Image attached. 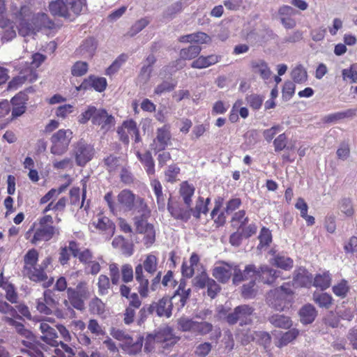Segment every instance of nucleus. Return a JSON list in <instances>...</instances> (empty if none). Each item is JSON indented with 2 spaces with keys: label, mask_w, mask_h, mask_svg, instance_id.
<instances>
[{
  "label": "nucleus",
  "mask_w": 357,
  "mask_h": 357,
  "mask_svg": "<svg viewBox=\"0 0 357 357\" xmlns=\"http://www.w3.org/2000/svg\"><path fill=\"white\" fill-rule=\"evenodd\" d=\"M66 178H68V183L66 185H61L58 190L56 189H51L49 190L44 196H43L40 199V204H44L49 202L52 199L57 196L59 194L62 192L67 186H68L71 183V178H70L68 175H65Z\"/></svg>",
  "instance_id": "45"
},
{
  "label": "nucleus",
  "mask_w": 357,
  "mask_h": 357,
  "mask_svg": "<svg viewBox=\"0 0 357 357\" xmlns=\"http://www.w3.org/2000/svg\"><path fill=\"white\" fill-rule=\"evenodd\" d=\"M142 270L151 275H153L157 270L158 261L155 255H149L143 262Z\"/></svg>",
  "instance_id": "55"
},
{
  "label": "nucleus",
  "mask_w": 357,
  "mask_h": 357,
  "mask_svg": "<svg viewBox=\"0 0 357 357\" xmlns=\"http://www.w3.org/2000/svg\"><path fill=\"white\" fill-rule=\"evenodd\" d=\"M150 23L148 17H143L136 21L128 31L127 35L133 37L142 31Z\"/></svg>",
  "instance_id": "54"
},
{
  "label": "nucleus",
  "mask_w": 357,
  "mask_h": 357,
  "mask_svg": "<svg viewBox=\"0 0 357 357\" xmlns=\"http://www.w3.org/2000/svg\"><path fill=\"white\" fill-rule=\"evenodd\" d=\"M138 160L144 165L146 172L149 176L155 174V162L150 151L141 153L139 151L136 152Z\"/></svg>",
  "instance_id": "29"
},
{
  "label": "nucleus",
  "mask_w": 357,
  "mask_h": 357,
  "mask_svg": "<svg viewBox=\"0 0 357 357\" xmlns=\"http://www.w3.org/2000/svg\"><path fill=\"white\" fill-rule=\"evenodd\" d=\"M213 326L212 324L207 321H196L195 335H206L213 331Z\"/></svg>",
  "instance_id": "58"
},
{
  "label": "nucleus",
  "mask_w": 357,
  "mask_h": 357,
  "mask_svg": "<svg viewBox=\"0 0 357 357\" xmlns=\"http://www.w3.org/2000/svg\"><path fill=\"white\" fill-rule=\"evenodd\" d=\"M202 48L198 45H192L180 51V57L183 60H190L196 58L200 53Z\"/></svg>",
  "instance_id": "46"
},
{
  "label": "nucleus",
  "mask_w": 357,
  "mask_h": 357,
  "mask_svg": "<svg viewBox=\"0 0 357 357\" xmlns=\"http://www.w3.org/2000/svg\"><path fill=\"white\" fill-rule=\"evenodd\" d=\"M255 308L247 304L236 306L233 312L229 313L225 319L229 325H234L239 323L243 326L250 325L252 323Z\"/></svg>",
  "instance_id": "6"
},
{
  "label": "nucleus",
  "mask_w": 357,
  "mask_h": 357,
  "mask_svg": "<svg viewBox=\"0 0 357 357\" xmlns=\"http://www.w3.org/2000/svg\"><path fill=\"white\" fill-rule=\"evenodd\" d=\"M137 197L138 195L134 194L131 190H123L117 196V207L126 212H130Z\"/></svg>",
  "instance_id": "20"
},
{
  "label": "nucleus",
  "mask_w": 357,
  "mask_h": 357,
  "mask_svg": "<svg viewBox=\"0 0 357 357\" xmlns=\"http://www.w3.org/2000/svg\"><path fill=\"white\" fill-rule=\"evenodd\" d=\"M0 285L5 291L6 300L12 304H15L18 301V294L14 284L5 278L1 273L0 275Z\"/></svg>",
  "instance_id": "27"
},
{
  "label": "nucleus",
  "mask_w": 357,
  "mask_h": 357,
  "mask_svg": "<svg viewBox=\"0 0 357 357\" xmlns=\"http://www.w3.org/2000/svg\"><path fill=\"white\" fill-rule=\"evenodd\" d=\"M93 225L96 228L102 233L105 240L109 239L113 236L115 231V225L108 218L102 216L98 218L97 222Z\"/></svg>",
  "instance_id": "22"
},
{
  "label": "nucleus",
  "mask_w": 357,
  "mask_h": 357,
  "mask_svg": "<svg viewBox=\"0 0 357 357\" xmlns=\"http://www.w3.org/2000/svg\"><path fill=\"white\" fill-rule=\"evenodd\" d=\"M25 95L17 93L12 98L10 103L13 105L12 119H16L22 116L26 109Z\"/></svg>",
  "instance_id": "26"
},
{
  "label": "nucleus",
  "mask_w": 357,
  "mask_h": 357,
  "mask_svg": "<svg viewBox=\"0 0 357 357\" xmlns=\"http://www.w3.org/2000/svg\"><path fill=\"white\" fill-rule=\"evenodd\" d=\"M280 273V271H278L267 265L261 266L259 271L258 282H261L264 284H272L279 277Z\"/></svg>",
  "instance_id": "24"
},
{
  "label": "nucleus",
  "mask_w": 357,
  "mask_h": 357,
  "mask_svg": "<svg viewBox=\"0 0 357 357\" xmlns=\"http://www.w3.org/2000/svg\"><path fill=\"white\" fill-rule=\"evenodd\" d=\"M185 1L180 0L169 6L163 13V17L167 19H173L175 15L183 10Z\"/></svg>",
  "instance_id": "43"
},
{
  "label": "nucleus",
  "mask_w": 357,
  "mask_h": 357,
  "mask_svg": "<svg viewBox=\"0 0 357 357\" xmlns=\"http://www.w3.org/2000/svg\"><path fill=\"white\" fill-rule=\"evenodd\" d=\"M17 319L23 320L22 317L21 318L8 317H4L3 318V321L8 324L9 326L14 327L17 333L24 336H27V334L29 333V331L26 330L24 324L22 322L18 321Z\"/></svg>",
  "instance_id": "44"
},
{
  "label": "nucleus",
  "mask_w": 357,
  "mask_h": 357,
  "mask_svg": "<svg viewBox=\"0 0 357 357\" xmlns=\"http://www.w3.org/2000/svg\"><path fill=\"white\" fill-rule=\"evenodd\" d=\"M58 302L54 298L52 290L47 289L43 292V296L36 301V310L40 313L50 315L52 310L57 305Z\"/></svg>",
  "instance_id": "12"
},
{
  "label": "nucleus",
  "mask_w": 357,
  "mask_h": 357,
  "mask_svg": "<svg viewBox=\"0 0 357 357\" xmlns=\"http://www.w3.org/2000/svg\"><path fill=\"white\" fill-rule=\"evenodd\" d=\"M294 282L296 286L310 287L313 285L312 275L304 268H300L294 277Z\"/></svg>",
  "instance_id": "33"
},
{
  "label": "nucleus",
  "mask_w": 357,
  "mask_h": 357,
  "mask_svg": "<svg viewBox=\"0 0 357 357\" xmlns=\"http://www.w3.org/2000/svg\"><path fill=\"white\" fill-rule=\"evenodd\" d=\"M317 315V311L312 304H306L299 310L300 319L303 324H312Z\"/></svg>",
  "instance_id": "31"
},
{
  "label": "nucleus",
  "mask_w": 357,
  "mask_h": 357,
  "mask_svg": "<svg viewBox=\"0 0 357 357\" xmlns=\"http://www.w3.org/2000/svg\"><path fill=\"white\" fill-rule=\"evenodd\" d=\"M135 279L139 284L138 292L142 298H146L149 295V281L148 278L144 275L142 271V265L139 264L136 266L135 270Z\"/></svg>",
  "instance_id": "25"
},
{
  "label": "nucleus",
  "mask_w": 357,
  "mask_h": 357,
  "mask_svg": "<svg viewBox=\"0 0 357 357\" xmlns=\"http://www.w3.org/2000/svg\"><path fill=\"white\" fill-rule=\"evenodd\" d=\"M0 313L6 315L5 317L21 318L14 307L2 300H0Z\"/></svg>",
  "instance_id": "57"
},
{
  "label": "nucleus",
  "mask_w": 357,
  "mask_h": 357,
  "mask_svg": "<svg viewBox=\"0 0 357 357\" xmlns=\"http://www.w3.org/2000/svg\"><path fill=\"white\" fill-rule=\"evenodd\" d=\"M253 339L255 340L260 345H262L267 351L271 345V335L266 331H255L253 335Z\"/></svg>",
  "instance_id": "52"
},
{
  "label": "nucleus",
  "mask_w": 357,
  "mask_h": 357,
  "mask_svg": "<svg viewBox=\"0 0 357 357\" xmlns=\"http://www.w3.org/2000/svg\"><path fill=\"white\" fill-rule=\"evenodd\" d=\"M130 212L134 215V225H136L138 220L140 222L147 220L151 215V210L145 199L139 196L135 201Z\"/></svg>",
  "instance_id": "14"
},
{
  "label": "nucleus",
  "mask_w": 357,
  "mask_h": 357,
  "mask_svg": "<svg viewBox=\"0 0 357 357\" xmlns=\"http://www.w3.org/2000/svg\"><path fill=\"white\" fill-rule=\"evenodd\" d=\"M196 321L187 317H181L178 320V326L183 332H191L195 333Z\"/></svg>",
  "instance_id": "56"
},
{
  "label": "nucleus",
  "mask_w": 357,
  "mask_h": 357,
  "mask_svg": "<svg viewBox=\"0 0 357 357\" xmlns=\"http://www.w3.org/2000/svg\"><path fill=\"white\" fill-rule=\"evenodd\" d=\"M91 119L93 124L100 126L103 133L109 131L115 125V119L104 109H96L91 106Z\"/></svg>",
  "instance_id": "7"
},
{
  "label": "nucleus",
  "mask_w": 357,
  "mask_h": 357,
  "mask_svg": "<svg viewBox=\"0 0 357 357\" xmlns=\"http://www.w3.org/2000/svg\"><path fill=\"white\" fill-rule=\"evenodd\" d=\"M268 321L276 328L289 329L292 326V321L289 317L280 314H274L268 317Z\"/></svg>",
  "instance_id": "34"
},
{
  "label": "nucleus",
  "mask_w": 357,
  "mask_h": 357,
  "mask_svg": "<svg viewBox=\"0 0 357 357\" xmlns=\"http://www.w3.org/2000/svg\"><path fill=\"white\" fill-rule=\"evenodd\" d=\"M331 282V275L328 271L324 272L322 274L316 275L313 280V286L325 290L328 289Z\"/></svg>",
  "instance_id": "40"
},
{
  "label": "nucleus",
  "mask_w": 357,
  "mask_h": 357,
  "mask_svg": "<svg viewBox=\"0 0 357 357\" xmlns=\"http://www.w3.org/2000/svg\"><path fill=\"white\" fill-rule=\"evenodd\" d=\"M249 218L245 215V210H240L234 213L231 218L232 226L240 231L244 226L247 225Z\"/></svg>",
  "instance_id": "42"
},
{
  "label": "nucleus",
  "mask_w": 357,
  "mask_h": 357,
  "mask_svg": "<svg viewBox=\"0 0 357 357\" xmlns=\"http://www.w3.org/2000/svg\"><path fill=\"white\" fill-rule=\"evenodd\" d=\"M47 321L53 323L54 320L53 319L48 318L40 323V329L43 335V338L49 344L56 347L59 344L61 345L63 342L58 340V336L55 329L51 327Z\"/></svg>",
  "instance_id": "17"
},
{
  "label": "nucleus",
  "mask_w": 357,
  "mask_h": 357,
  "mask_svg": "<svg viewBox=\"0 0 357 357\" xmlns=\"http://www.w3.org/2000/svg\"><path fill=\"white\" fill-rule=\"evenodd\" d=\"M195 188L192 184L184 181L181 184L179 194L183 199V203L186 206H190L192 204V197L195 193Z\"/></svg>",
  "instance_id": "36"
},
{
  "label": "nucleus",
  "mask_w": 357,
  "mask_h": 357,
  "mask_svg": "<svg viewBox=\"0 0 357 357\" xmlns=\"http://www.w3.org/2000/svg\"><path fill=\"white\" fill-rule=\"evenodd\" d=\"M0 27L3 29L2 33V40H11L16 36V31L13 22L9 19L0 20Z\"/></svg>",
  "instance_id": "37"
},
{
  "label": "nucleus",
  "mask_w": 357,
  "mask_h": 357,
  "mask_svg": "<svg viewBox=\"0 0 357 357\" xmlns=\"http://www.w3.org/2000/svg\"><path fill=\"white\" fill-rule=\"evenodd\" d=\"M259 243L257 246V250H266L272 242V234L269 229L263 227L258 236Z\"/></svg>",
  "instance_id": "38"
},
{
  "label": "nucleus",
  "mask_w": 357,
  "mask_h": 357,
  "mask_svg": "<svg viewBox=\"0 0 357 357\" xmlns=\"http://www.w3.org/2000/svg\"><path fill=\"white\" fill-rule=\"evenodd\" d=\"M251 65L252 68L255 69L257 72L259 73L260 77L263 79L267 80L271 77L272 72L265 61L259 60L252 61Z\"/></svg>",
  "instance_id": "39"
},
{
  "label": "nucleus",
  "mask_w": 357,
  "mask_h": 357,
  "mask_svg": "<svg viewBox=\"0 0 357 357\" xmlns=\"http://www.w3.org/2000/svg\"><path fill=\"white\" fill-rule=\"evenodd\" d=\"M54 218L51 215H45L38 218L25 234V238L33 245L50 241L59 235V229L54 226Z\"/></svg>",
  "instance_id": "2"
},
{
  "label": "nucleus",
  "mask_w": 357,
  "mask_h": 357,
  "mask_svg": "<svg viewBox=\"0 0 357 357\" xmlns=\"http://www.w3.org/2000/svg\"><path fill=\"white\" fill-rule=\"evenodd\" d=\"M52 166L56 170H69L73 167V161L70 158H65L61 160L53 161Z\"/></svg>",
  "instance_id": "63"
},
{
  "label": "nucleus",
  "mask_w": 357,
  "mask_h": 357,
  "mask_svg": "<svg viewBox=\"0 0 357 357\" xmlns=\"http://www.w3.org/2000/svg\"><path fill=\"white\" fill-rule=\"evenodd\" d=\"M266 303L271 308L281 312L289 304L290 299L280 289H273L266 296Z\"/></svg>",
  "instance_id": "11"
},
{
  "label": "nucleus",
  "mask_w": 357,
  "mask_h": 357,
  "mask_svg": "<svg viewBox=\"0 0 357 357\" xmlns=\"http://www.w3.org/2000/svg\"><path fill=\"white\" fill-rule=\"evenodd\" d=\"M332 290L336 296L344 298L347 296L350 290V286L349 285L347 280L342 279L340 282L332 287Z\"/></svg>",
  "instance_id": "51"
},
{
  "label": "nucleus",
  "mask_w": 357,
  "mask_h": 357,
  "mask_svg": "<svg viewBox=\"0 0 357 357\" xmlns=\"http://www.w3.org/2000/svg\"><path fill=\"white\" fill-rule=\"evenodd\" d=\"M75 154L77 164L79 166L85 165L89 160V151L87 144L82 140L79 141L75 148Z\"/></svg>",
  "instance_id": "28"
},
{
  "label": "nucleus",
  "mask_w": 357,
  "mask_h": 357,
  "mask_svg": "<svg viewBox=\"0 0 357 357\" xmlns=\"http://www.w3.org/2000/svg\"><path fill=\"white\" fill-rule=\"evenodd\" d=\"M191 215L196 219L199 220L201 215H206L208 212V207H207L204 203V197H198L196 200L195 206L191 207Z\"/></svg>",
  "instance_id": "47"
},
{
  "label": "nucleus",
  "mask_w": 357,
  "mask_h": 357,
  "mask_svg": "<svg viewBox=\"0 0 357 357\" xmlns=\"http://www.w3.org/2000/svg\"><path fill=\"white\" fill-rule=\"evenodd\" d=\"M191 294V289L190 288L188 289L187 291H185L183 294L179 293V296H178L177 299L175 301H172L173 305H174L175 307L178 311H180L183 309V307L185 305L187 301L189 299Z\"/></svg>",
  "instance_id": "62"
},
{
  "label": "nucleus",
  "mask_w": 357,
  "mask_h": 357,
  "mask_svg": "<svg viewBox=\"0 0 357 357\" xmlns=\"http://www.w3.org/2000/svg\"><path fill=\"white\" fill-rule=\"evenodd\" d=\"M293 260L288 257L277 255L274 258V264L284 270H289L293 266Z\"/></svg>",
  "instance_id": "60"
},
{
  "label": "nucleus",
  "mask_w": 357,
  "mask_h": 357,
  "mask_svg": "<svg viewBox=\"0 0 357 357\" xmlns=\"http://www.w3.org/2000/svg\"><path fill=\"white\" fill-rule=\"evenodd\" d=\"M151 186L156 197V202L158 210L164 211L166 207L165 195L162 193V187L158 179H153L151 181Z\"/></svg>",
  "instance_id": "32"
},
{
  "label": "nucleus",
  "mask_w": 357,
  "mask_h": 357,
  "mask_svg": "<svg viewBox=\"0 0 357 357\" xmlns=\"http://www.w3.org/2000/svg\"><path fill=\"white\" fill-rule=\"evenodd\" d=\"M291 77L295 83L303 84L307 79V73L302 65H298L291 70Z\"/></svg>",
  "instance_id": "50"
},
{
  "label": "nucleus",
  "mask_w": 357,
  "mask_h": 357,
  "mask_svg": "<svg viewBox=\"0 0 357 357\" xmlns=\"http://www.w3.org/2000/svg\"><path fill=\"white\" fill-rule=\"evenodd\" d=\"M157 135L153 142L155 144L153 151L155 153L164 151L168 146L172 135L168 126L165 125L157 129Z\"/></svg>",
  "instance_id": "18"
},
{
  "label": "nucleus",
  "mask_w": 357,
  "mask_h": 357,
  "mask_svg": "<svg viewBox=\"0 0 357 357\" xmlns=\"http://www.w3.org/2000/svg\"><path fill=\"white\" fill-rule=\"evenodd\" d=\"M15 20L18 21V33L22 36H26L43 30H54L55 23L50 19L45 13H33L29 6L22 5L20 9L13 13Z\"/></svg>",
  "instance_id": "1"
},
{
  "label": "nucleus",
  "mask_w": 357,
  "mask_h": 357,
  "mask_svg": "<svg viewBox=\"0 0 357 357\" xmlns=\"http://www.w3.org/2000/svg\"><path fill=\"white\" fill-rule=\"evenodd\" d=\"M107 86V82L105 77L91 75V88L101 93L106 89Z\"/></svg>",
  "instance_id": "59"
},
{
  "label": "nucleus",
  "mask_w": 357,
  "mask_h": 357,
  "mask_svg": "<svg viewBox=\"0 0 357 357\" xmlns=\"http://www.w3.org/2000/svg\"><path fill=\"white\" fill-rule=\"evenodd\" d=\"M298 334L299 331L296 328H291L288 331L282 333L281 337L276 343V346L279 348H282L287 345L289 342L296 339Z\"/></svg>",
  "instance_id": "48"
},
{
  "label": "nucleus",
  "mask_w": 357,
  "mask_h": 357,
  "mask_svg": "<svg viewBox=\"0 0 357 357\" xmlns=\"http://www.w3.org/2000/svg\"><path fill=\"white\" fill-rule=\"evenodd\" d=\"M144 342V337L139 336L136 342H126V351L130 355H136L139 354L142 348Z\"/></svg>",
  "instance_id": "53"
},
{
  "label": "nucleus",
  "mask_w": 357,
  "mask_h": 357,
  "mask_svg": "<svg viewBox=\"0 0 357 357\" xmlns=\"http://www.w3.org/2000/svg\"><path fill=\"white\" fill-rule=\"evenodd\" d=\"M298 11L290 6L283 5L278 11L280 23L286 29H292L296 26V21L293 17Z\"/></svg>",
  "instance_id": "13"
},
{
  "label": "nucleus",
  "mask_w": 357,
  "mask_h": 357,
  "mask_svg": "<svg viewBox=\"0 0 357 357\" xmlns=\"http://www.w3.org/2000/svg\"><path fill=\"white\" fill-rule=\"evenodd\" d=\"M220 59V56L216 54H211L206 56H200L192 61L191 67L197 69L206 68L217 63Z\"/></svg>",
  "instance_id": "30"
},
{
  "label": "nucleus",
  "mask_w": 357,
  "mask_h": 357,
  "mask_svg": "<svg viewBox=\"0 0 357 357\" xmlns=\"http://www.w3.org/2000/svg\"><path fill=\"white\" fill-rule=\"evenodd\" d=\"M79 251L78 243L75 241H69L68 246H63L60 248L59 261L61 265L68 263L70 255L77 257Z\"/></svg>",
  "instance_id": "21"
},
{
  "label": "nucleus",
  "mask_w": 357,
  "mask_h": 357,
  "mask_svg": "<svg viewBox=\"0 0 357 357\" xmlns=\"http://www.w3.org/2000/svg\"><path fill=\"white\" fill-rule=\"evenodd\" d=\"M312 297L316 304L320 307L326 309H328L331 306L333 301L331 295L327 293L314 292Z\"/></svg>",
  "instance_id": "41"
},
{
  "label": "nucleus",
  "mask_w": 357,
  "mask_h": 357,
  "mask_svg": "<svg viewBox=\"0 0 357 357\" xmlns=\"http://www.w3.org/2000/svg\"><path fill=\"white\" fill-rule=\"evenodd\" d=\"M73 137V132L70 129H59L54 132L50 138L51 153L56 155L64 154L69 148Z\"/></svg>",
  "instance_id": "5"
},
{
  "label": "nucleus",
  "mask_w": 357,
  "mask_h": 357,
  "mask_svg": "<svg viewBox=\"0 0 357 357\" xmlns=\"http://www.w3.org/2000/svg\"><path fill=\"white\" fill-rule=\"evenodd\" d=\"M172 301V297L164 296L158 301L153 302L151 305L153 312H155L156 315L160 317H171L173 308Z\"/></svg>",
  "instance_id": "16"
},
{
  "label": "nucleus",
  "mask_w": 357,
  "mask_h": 357,
  "mask_svg": "<svg viewBox=\"0 0 357 357\" xmlns=\"http://www.w3.org/2000/svg\"><path fill=\"white\" fill-rule=\"evenodd\" d=\"M237 264L222 261L221 266L213 268L212 275L220 283L225 284L234 274V267Z\"/></svg>",
  "instance_id": "15"
},
{
  "label": "nucleus",
  "mask_w": 357,
  "mask_h": 357,
  "mask_svg": "<svg viewBox=\"0 0 357 357\" xmlns=\"http://www.w3.org/2000/svg\"><path fill=\"white\" fill-rule=\"evenodd\" d=\"M211 280L208 274L205 271L197 275L192 280V284L195 287L199 289H204L206 287L207 284Z\"/></svg>",
  "instance_id": "61"
},
{
  "label": "nucleus",
  "mask_w": 357,
  "mask_h": 357,
  "mask_svg": "<svg viewBox=\"0 0 357 357\" xmlns=\"http://www.w3.org/2000/svg\"><path fill=\"white\" fill-rule=\"evenodd\" d=\"M46 56L40 53L36 52L32 55V61L30 63L29 73H26V70L21 72V77H14L9 82L8 89H17L24 82L29 81L33 82L37 79L38 75L36 69L38 68L45 60Z\"/></svg>",
  "instance_id": "4"
},
{
  "label": "nucleus",
  "mask_w": 357,
  "mask_h": 357,
  "mask_svg": "<svg viewBox=\"0 0 357 357\" xmlns=\"http://www.w3.org/2000/svg\"><path fill=\"white\" fill-rule=\"evenodd\" d=\"M67 202L68 199L66 197H61L56 202H50L43 210V215H48L47 213L52 211L54 215L56 222L59 223L61 220L59 215L64 212Z\"/></svg>",
  "instance_id": "23"
},
{
  "label": "nucleus",
  "mask_w": 357,
  "mask_h": 357,
  "mask_svg": "<svg viewBox=\"0 0 357 357\" xmlns=\"http://www.w3.org/2000/svg\"><path fill=\"white\" fill-rule=\"evenodd\" d=\"M38 258L39 252L36 249L29 250L23 257L22 273L32 282H44L43 287L47 288L54 283V278H48L46 271L38 264Z\"/></svg>",
  "instance_id": "3"
},
{
  "label": "nucleus",
  "mask_w": 357,
  "mask_h": 357,
  "mask_svg": "<svg viewBox=\"0 0 357 357\" xmlns=\"http://www.w3.org/2000/svg\"><path fill=\"white\" fill-rule=\"evenodd\" d=\"M207 294L211 298H215L221 290L220 286L213 279L211 278L207 284Z\"/></svg>",
  "instance_id": "64"
},
{
  "label": "nucleus",
  "mask_w": 357,
  "mask_h": 357,
  "mask_svg": "<svg viewBox=\"0 0 357 357\" xmlns=\"http://www.w3.org/2000/svg\"><path fill=\"white\" fill-rule=\"evenodd\" d=\"M67 293L68 298L70 304L76 309H82L84 306V302L79 291L72 288H68L67 289Z\"/></svg>",
  "instance_id": "49"
},
{
  "label": "nucleus",
  "mask_w": 357,
  "mask_h": 357,
  "mask_svg": "<svg viewBox=\"0 0 357 357\" xmlns=\"http://www.w3.org/2000/svg\"><path fill=\"white\" fill-rule=\"evenodd\" d=\"M167 209L171 217L176 220H179L183 222H188L192 216L191 206H183L178 202L172 201L171 195L168 199Z\"/></svg>",
  "instance_id": "8"
},
{
  "label": "nucleus",
  "mask_w": 357,
  "mask_h": 357,
  "mask_svg": "<svg viewBox=\"0 0 357 357\" xmlns=\"http://www.w3.org/2000/svg\"><path fill=\"white\" fill-rule=\"evenodd\" d=\"M50 13L55 16L68 18L70 17L68 8L63 0L52 1L49 5Z\"/></svg>",
  "instance_id": "35"
},
{
  "label": "nucleus",
  "mask_w": 357,
  "mask_h": 357,
  "mask_svg": "<svg viewBox=\"0 0 357 357\" xmlns=\"http://www.w3.org/2000/svg\"><path fill=\"white\" fill-rule=\"evenodd\" d=\"M259 271V268L252 264L246 265L243 271L237 264L234 267V274L232 278L233 284L237 285L247 280L258 281Z\"/></svg>",
  "instance_id": "10"
},
{
  "label": "nucleus",
  "mask_w": 357,
  "mask_h": 357,
  "mask_svg": "<svg viewBox=\"0 0 357 357\" xmlns=\"http://www.w3.org/2000/svg\"><path fill=\"white\" fill-rule=\"evenodd\" d=\"M153 334L156 343L160 344L162 347L165 349L173 347L180 339L174 333V329L167 325L160 326L155 330Z\"/></svg>",
  "instance_id": "9"
},
{
  "label": "nucleus",
  "mask_w": 357,
  "mask_h": 357,
  "mask_svg": "<svg viewBox=\"0 0 357 357\" xmlns=\"http://www.w3.org/2000/svg\"><path fill=\"white\" fill-rule=\"evenodd\" d=\"M136 231L139 234H144V243L146 247L151 246L155 241V231L152 224L147 220L140 222L138 220L135 225Z\"/></svg>",
  "instance_id": "19"
}]
</instances>
